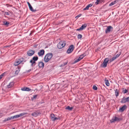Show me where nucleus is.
Listing matches in <instances>:
<instances>
[{
	"mask_svg": "<svg viewBox=\"0 0 129 129\" xmlns=\"http://www.w3.org/2000/svg\"><path fill=\"white\" fill-rule=\"evenodd\" d=\"M53 54L51 53H49L47 54L44 58V61L45 62H48L52 58Z\"/></svg>",
	"mask_w": 129,
	"mask_h": 129,
	"instance_id": "obj_1",
	"label": "nucleus"
},
{
	"mask_svg": "<svg viewBox=\"0 0 129 129\" xmlns=\"http://www.w3.org/2000/svg\"><path fill=\"white\" fill-rule=\"evenodd\" d=\"M66 42L64 41H60L57 45V47L58 49H60L66 45Z\"/></svg>",
	"mask_w": 129,
	"mask_h": 129,
	"instance_id": "obj_2",
	"label": "nucleus"
},
{
	"mask_svg": "<svg viewBox=\"0 0 129 129\" xmlns=\"http://www.w3.org/2000/svg\"><path fill=\"white\" fill-rule=\"evenodd\" d=\"M109 61L108 58H105L104 60L103 63L101 65V67L102 68H105L107 66L108 62Z\"/></svg>",
	"mask_w": 129,
	"mask_h": 129,
	"instance_id": "obj_3",
	"label": "nucleus"
},
{
	"mask_svg": "<svg viewBox=\"0 0 129 129\" xmlns=\"http://www.w3.org/2000/svg\"><path fill=\"white\" fill-rule=\"evenodd\" d=\"M122 120V119L121 118H118L116 116H114L113 117L112 119L110 120V122L111 123H113L115 121L118 122L119 121Z\"/></svg>",
	"mask_w": 129,
	"mask_h": 129,
	"instance_id": "obj_4",
	"label": "nucleus"
},
{
	"mask_svg": "<svg viewBox=\"0 0 129 129\" xmlns=\"http://www.w3.org/2000/svg\"><path fill=\"white\" fill-rule=\"evenodd\" d=\"M50 117L51 120L53 121H55L56 120L60 119V117L58 118L56 117L55 116L54 114H51Z\"/></svg>",
	"mask_w": 129,
	"mask_h": 129,
	"instance_id": "obj_5",
	"label": "nucleus"
},
{
	"mask_svg": "<svg viewBox=\"0 0 129 129\" xmlns=\"http://www.w3.org/2000/svg\"><path fill=\"white\" fill-rule=\"evenodd\" d=\"M74 49V45H71L68 49L67 52L68 54L71 53L73 50Z\"/></svg>",
	"mask_w": 129,
	"mask_h": 129,
	"instance_id": "obj_6",
	"label": "nucleus"
},
{
	"mask_svg": "<svg viewBox=\"0 0 129 129\" xmlns=\"http://www.w3.org/2000/svg\"><path fill=\"white\" fill-rule=\"evenodd\" d=\"M113 29V27L111 26H107V28L105 30L106 34L109 33Z\"/></svg>",
	"mask_w": 129,
	"mask_h": 129,
	"instance_id": "obj_7",
	"label": "nucleus"
},
{
	"mask_svg": "<svg viewBox=\"0 0 129 129\" xmlns=\"http://www.w3.org/2000/svg\"><path fill=\"white\" fill-rule=\"evenodd\" d=\"M35 51L31 49L29 50L27 52V54L28 56H32L35 53Z\"/></svg>",
	"mask_w": 129,
	"mask_h": 129,
	"instance_id": "obj_8",
	"label": "nucleus"
},
{
	"mask_svg": "<svg viewBox=\"0 0 129 129\" xmlns=\"http://www.w3.org/2000/svg\"><path fill=\"white\" fill-rule=\"evenodd\" d=\"M22 62V61H21L20 58L16 59L14 63V65L15 66H17Z\"/></svg>",
	"mask_w": 129,
	"mask_h": 129,
	"instance_id": "obj_9",
	"label": "nucleus"
},
{
	"mask_svg": "<svg viewBox=\"0 0 129 129\" xmlns=\"http://www.w3.org/2000/svg\"><path fill=\"white\" fill-rule=\"evenodd\" d=\"M27 4L29 6L30 10L32 12H34L36 11V10H34L33 9V8L31 5L30 3L28 2H27Z\"/></svg>",
	"mask_w": 129,
	"mask_h": 129,
	"instance_id": "obj_10",
	"label": "nucleus"
},
{
	"mask_svg": "<svg viewBox=\"0 0 129 129\" xmlns=\"http://www.w3.org/2000/svg\"><path fill=\"white\" fill-rule=\"evenodd\" d=\"M45 51L43 49H42L38 53V54L39 56L43 55L44 54Z\"/></svg>",
	"mask_w": 129,
	"mask_h": 129,
	"instance_id": "obj_11",
	"label": "nucleus"
},
{
	"mask_svg": "<svg viewBox=\"0 0 129 129\" xmlns=\"http://www.w3.org/2000/svg\"><path fill=\"white\" fill-rule=\"evenodd\" d=\"M127 108V106L126 105H123L122 107L120 108L119 110L121 112H123Z\"/></svg>",
	"mask_w": 129,
	"mask_h": 129,
	"instance_id": "obj_12",
	"label": "nucleus"
},
{
	"mask_svg": "<svg viewBox=\"0 0 129 129\" xmlns=\"http://www.w3.org/2000/svg\"><path fill=\"white\" fill-rule=\"evenodd\" d=\"M38 66L40 68H43L44 66V64L43 62L40 61L39 63Z\"/></svg>",
	"mask_w": 129,
	"mask_h": 129,
	"instance_id": "obj_13",
	"label": "nucleus"
},
{
	"mask_svg": "<svg viewBox=\"0 0 129 129\" xmlns=\"http://www.w3.org/2000/svg\"><path fill=\"white\" fill-rule=\"evenodd\" d=\"M21 90L22 91H30L31 89L28 87H24L22 88Z\"/></svg>",
	"mask_w": 129,
	"mask_h": 129,
	"instance_id": "obj_14",
	"label": "nucleus"
},
{
	"mask_svg": "<svg viewBox=\"0 0 129 129\" xmlns=\"http://www.w3.org/2000/svg\"><path fill=\"white\" fill-rule=\"evenodd\" d=\"M92 5V4H89L88 5H87L85 8H84L83 9V10H88L89 9V8L91 7Z\"/></svg>",
	"mask_w": 129,
	"mask_h": 129,
	"instance_id": "obj_15",
	"label": "nucleus"
},
{
	"mask_svg": "<svg viewBox=\"0 0 129 129\" xmlns=\"http://www.w3.org/2000/svg\"><path fill=\"white\" fill-rule=\"evenodd\" d=\"M30 62L31 63V66L32 67L35 66L36 64V61H33L31 59L30 61Z\"/></svg>",
	"mask_w": 129,
	"mask_h": 129,
	"instance_id": "obj_16",
	"label": "nucleus"
},
{
	"mask_svg": "<svg viewBox=\"0 0 129 129\" xmlns=\"http://www.w3.org/2000/svg\"><path fill=\"white\" fill-rule=\"evenodd\" d=\"M14 83L13 82H10L8 85H7L8 88H10L13 86Z\"/></svg>",
	"mask_w": 129,
	"mask_h": 129,
	"instance_id": "obj_17",
	"label": "nucleus"
},
{
	"mask_svg": "<svg viewBox=\"0 0 129 129\" xmlns=\"http://www.w3.org/2000/svg\"><path fill=\"white\" fill-rule=\"evenodd\" d=\"M87 24L86 23H84L83 24L82 26L80 27L81 30H83L85 29V28L87 27Z\"/></svg>",
	"mask_w": 129,
	"mask_h": 129,
	"instance_id": "obj_18",
	"label": "nucleus"
},
{
	"mask_svg": "<svg viewBox=\"0 0 129 129\" xmlns=\"http://www.w3.org/2000/svg\"><path fill=\"white\" fill-rule=\"evenodd\" d=\"M127 102L126 99L124 97L120 101V102L121 103H124Z\"/></svg>",
	"mask_w": 129,
	"mask_h": 129,
	"instance_id": "obj_19",
	"label": "nucleus"
},
{
	"mask_svg": "<svg viewBox=\"0 0 129 129\" xmlns=\"http://www.w3.org/2000/svg\"><path fill=\"white\" fill-rule=\"evenodd\" d=\"M115 95L116 97H117L119 95V91L117 89H115Z\"/></svg>",
	"mask_w": 129,
	"mask_h": 129,
	"instance_id": "obj_20",
	"label": "nucleus"
},
{
	"mask_svg": "<svg viewBox=\"0 0 129 129\" xmlns=\"http://www.w3.org/2000/svg\"><path fill=\"white\" fill-rule=\"evenodd\" d=\"M39 114V113L36 112L32 113L31 115L33 116H34L35 117H37L38 116Z\"/></svg>",
	"mask_w": 129,
	"mask_h": 129,
	"instance_id": "obj_21",
	"label": "nucleus"
},
{
	"mask_svg": "<svg viewBox=\"0 0 129 129\" xmlns=\"http://www.w3.org/2000/svg\"><path fill=\"white\" fill-rule=\"evenodd\" d=\"M21 61H22V64L24 63V62H25L27 61V59H26L24 58H20Z\"/></svg>",
	"mask_w": 129,
	"mask_h": 129,
	"instance_id": "obj_22",
	"label": "nucleus"
},
{
	"mask_svg": "<svg viewBox=\"0 0 129 129\" xmlns=\"http://www.w3.org/2000/svg\"><path fill=\"white\" fill-rule=\"evenodd\" d=\"M38 59V58L37 56H36L33 57L32 59L31 60H32L33 61H36Z\"/></svg>",
	"mask_w": 129,
	"mask_h": 129,
	"instance_id": "obj_23",
	"label": "nucleus"
},
{
	"mask_svg": "<svg viewBox=\"0 0 129 129\" xmlns=\"http://www.w3.org/2000/svg\"><path fill=\"white\" fill-rule=\"evenodd\" d=\"M116 58H116L115 56H114L112 58L110 59L109 60V61H110V63L112 62V61H113L114 60H115V59H116Z\"/></svg>",
	"mask_w": 129,
	"mask_h": 129,
	"instance_id": "obj_24",
	"label": "nucleus"
},
{
	"mask_svg": "<svg viewBox=\"0 0 129 129\" xmlns=\"http://www.w3.org/2000/svg\"><path fill=\"white\" fill-rule=\"evenodd\" d=\"M12 119L11 117H8L7 118H5V119L3 121V122H6L8 120H10Z\"/></svg>",
	"mask_w": 129,
	"mask_h": 129,
	"instance_id": "obj_25",
	"label": "nucleus"
},
{
	"mask_svg": "<svg viewBox=\"0 0 129 129\" xmlns=\"http://www.w3.org/2000/svg\"><path fill=\"white\" fill-rule=\"evenodd\" d=\"M73 109V107H70V106H68L66 107L65 109L67 110H68L70 111H71Z\"/></svg>",
	"mask_w": 129,
	"mask_h": 129,
	"instance_id": "obj_26",
	"label": "nucleus"
},
{
	"mask_svg": "<svg viewBox=\"0 0 129 129\" xmlns=\"http://www.w3.org/2000/svg\"><path fill=\"white\" fill-rule=\"evenodd\" d=\"M19 114L16 115H14V116H11L12 119H14V118H17L19 117Z\"/></svg>",
	"mask_w": 129,
	"mask_h": 129,
	"instance_id": "obj_27",
	"label": "nucleus"
},
{
	"mask_svg": "<svg viewBox=\"0 0 129 129\" xmlns=\"http://www.w3.org/2000/svg\"><path fill=\"white\" fill-rule=\"evenodd\" d=\"M106 78L105 79V84L107 86H109L110 85L109 81L107 80H106Z\"/></svg>",
	"mask_w": 129,
	"mask_h": 129,
	"instance_id": "obj_28",
	"label": "nucleus"
},
{
	"mask_svg": "<svg viewBox=\"0 0 129 129\" xmlns=\"http://www.w3.org/2000/svg\"><path fill=\"white\" fill-rule=\"evenodd\" d=\"M20 68H18V69L15 72V74L16 75H17L18 73H19L20 71Z\"/></svg>",
	"mask_w": 129,
	"mask_h": 129,
	"instance_id": "obj_29",
	"label": "nucleus"
},
{
	"mask_svg": "<svg viewBox=\"0 0 129 129\" xmlns=\"http://www.w3.org/2000/svg\"><path fill=\"white\" fill-rule=\"evenodd\" d=\"M81 59L80 58V57H79L77 59H76L74 61V63H75L81 60Z\"/></svg>",
	"mask_w": 129,
	"mask_h": 129,
	"instance_id": "obj_30",
	"label": "nucleus"
},
{
	"mask_svg": "<svg viewBox=\"0 0 129 129\" xmlns=\"http://www.w3.org/2000/svg\"><path fill=\"white\" fill-rule=\"evenodd\" d=\"M9 22L7 21H5L4 22V25H6L7 26H8L9 25Z\"/></svg>",
	"mask_w": 129,
	"mask_h": 129,
	"instance_id": "obj_31",
	"label": "nucleus"
},
{
	"mask_svg": "<svg viewBox=\"0 0 129 129\" xmlns=\"http://www.w3.org/2000/svg\"><path fill=\"white\" fill-rule=\"evenodd\" d=\"M123 90H122V92L124 93H127L128 92V89H124V88L122 89Z\"/></svg>",
	"mask_w": 129,
	"mask_h": 129,
	"instance_id": "obj_32",
	"label": "nucleus"
},
{
	"mask_svg": "<svg viewBox=\"0 0 129 129\" xmlns=\"http://www.w3.org/2000/svg\"><path fill=\"white\" fill-rule=\"evenodd\" d=\"M28 114L27 113H22L20 114H19V116L20 117L21 116H22L24 115L27 114Z\"/></svg>",
	"mask_w": 129,
	"mask_h": 129,
	"instance_id": "obj_33",
	"label": "nucleus"
},
{
	"mask_svg": "<svg viewBox=\"0 0 129 129\" xmlns=\"http://www.w3.org/2000/svg\"><path fill=\"white\" fill-rule=\"evenodd\" d=\"M5 73L4 72L0 75V80L2 78V77L5 75Z\"/></svg>",
	"mask_w": 129,
	"mask_h": 129,
	"instance_id": "obj_34",
	"label": "nucleus"
},
{
	"mask_svg": "<svg viewBox=\"0 0 129 129\" xmlns=\"http://www.w3.org/2000/svg\"><path fill=\"white\" fill-rule=\"evenodd\" d=\"M93 89L94 90H96L98 89V88L96 86L94 85L93 86Z\"/></svg>",
	"mask_w": 129,
	"mask_h": 129,
	"instance_id": "obj_35",
	"label": "nucleus"
},
{
	"mask_svg": "<svg viewBox=\"0 0 129 129\" xmlns=\"http://www.w3.org/2000/svg\"><path fill=\"white\" fill-rule=\"evenodd\" d=\"M82 15V14H79V15H78L77 16H76L75 17V18L76 19H77L79 17H80Z\"/></svg>",
	"mask_w": 129,
	"mask_h": 129,
	"instance_id": "obj_36",
	"label": "nucleus"
},
{
	"mask_svg": "<svg viewBox=\"0 0 129 129\" xmlns=\"http://www.w3.org/2000/svg\"><path fill=\"white\" fill-rule=\"evenodd\" d=\"M82 37V36L81 34H79L78 36V39H81Z\"/></svg>",
	"mask_w": 129,
	"mask_h": 129,
	"instance_id": "obj_37",
	"label": "nucleus"
},
{
	"mask_svg": "<svg viewBox=\"0 0 129 129\" xmlns=\"http://www.w3.org/2000/svg\"><path fill=\"white\" fill-rule=\"evenodd\" d=\"M97 1L95 2V4L96 5H98L99 4V3H100V0H97Z\"/></svg>",
	"mask_w": 129,
	"mask_h": 129,
	"instance_id": "obj_38",
	"label": "nucleus"
},
{
	"mask_svg": "<svg viewBox=\"0 0 129 129\" xmlns=\"http://www.w3.org/2000/svg\"><path fill=\"white\" fill-rule=\"evenodd\" d=\"M68 62V61L67 60L65 62L63 63V65L64 66L65 65H66L67 64V63Z\"/></svg>",
	"mask_w": 129,
	"mask_h": 129,
	"instance_id": "obj_39",
	"label": "nucleus"
},
{
	"mask_svg": "<svg viewBox=\"0 0 129 129\" xmlns=\"http://www.w3.org/2000/svg\"><path fill=\"white\" fill-rule=\"evenodd\" d=\"M120 55V54H118L115 56L116 58H118Z\"/></svg>",
	"mask_w": 129,
	"mask_h": 129,
	"instance_id": "obj_40",
	"label": "nucleus"
},
{
	"mask_svg": "<svg viewBox=\"0 0 129 129\" xmlns=\"http://www.w3.org/2000/svg\"><path fill=\"white\" fill-rule=\"evenodd\" d=\"M37 95H34L33 97V99H36L37 97Z\"/></svg>",
	"mask_w": 129,
	"mask_h": 129,
	"instance_id": "obj_41",
	"label": "nucleus"
},
{
	"mask_svg": "<svg viewBox=\"0 0 129 129\" xmlns=\"http://www.w3.org/2000/svg\"><path fill=\"white\" fill-rule=\"evenodd\" d=\"M114 4H114V3L113 2H112L109 4V6H111L114 5Z\"/></svg>",
	"mask_w": 129,
	"mask_h": 129,
	"instance_id": "obj_42",
	"label": "nucleus"
},
{
	"mask_svg": "<svg viewBox=\"0 0 129 129\" xmlns=\"http://www.w3.org/2000/svg\"><path fill=\"white\" fill-rule=\"evenodd\" d=\"M3 115V113H0V118L2 117Z\"/></svg>",
	"mask_w": 129,
	"mask_h": 129,
	"instance_id": "obj_43",
	"label": "nucleus"
},
{
	"mask_svg": "<svg viewBox=\"0 0 129 129\" xmlns=\"http://www.w3.org/2000/svg\"><path fill=\"white\" fill-rule=\"evenodd\" d=\"M127 102H129V96L126 98Z\"/></svg>",
	"mask_w": 129,
	"mask_h": 129,
	"instance_id": "obj_44",
	"label": "nucleus"
},
{
	"mask_svg": "<svg viewBox=\"0 0 129 129\" xmlns=\"http://www.w3.org/2000/svg\"><path fill=\"white\" fill-rule=\"evenodd\" d=\"M100 3H102V2L104 3L105 2V0H100Z\"/></svg>",
	"mask_w": 129,
	"mask_h": 129,
	"instance_id": "obj_45",
	"label": "nucleus"
},
{
	"mask_svg": "<svg viewBox=\"0 0 129 129\" xmlns=\"http://www.w3.org/2000/svg\"><path fill=\"white\" fill-rule=\"evenodd\" d=\"M118 1V0H116L114 1H113V2L114 3V4H115L116 3H117Z\"/></svg>",
	"mask_w": 129,
	"mask_h": 129,
	"instance_id": "obj_46",
	"label": "nucleus"
},
{
	"mask_svg": "<svg viewBox=\"0 0 129 129\" xmlns=\"http://www.w3.org/2000/svg\"><path fill=\"white\" fill-rule=\"evenodd\" d=\"M79 57H80V58L81 59H82L84 57H83L82 55H81L80 56H79Z\"/></svg>",
	"mask_w": 129,
	"mask_h": 129,
	"instance_id": "obj_47",
	"label": "nucleus"
},
{
	"mask_svg": "<svg viewBox=\"0 0 129 129\" xmlns=\"http://www.w3.org/2000/svg\"><path fill=\"white\" fill-rule=\"evenodd\" d=\"M5 14L7 15H9L10 14L9 13V12H5Z\"/></svg>",
	"mask_w": 129,
	"mask_h": 129,
	"instance_id": "obj_48",
	"label": "nucleus"
},
{
	"mask_svg": "<svg viewBox=\"0 0 129 129\" xmlns=\"http://www.w3.org/2000/svg\"><path fill=\"white\" fill-rule=\"evenodd\" d=\"M82 55L83 57H84L86 55V54L85 53H84L83 54H82Z\"/></svg>",
	"mask_w": 129,
	"mask_h": 129,
	"instance_id": "obj_49",
	"label": "nucleus"
},
{
	"mask_svg": "<svg viewBox=\"0 0 129 129\" xmlns=\"http://www.w3.org/2000/svg\"><path fill=\"white\" fill-rule=\"evenodd\" d=\"M81 28H80V27L79 28H78L77 29H76V30L77 31H80V30H81V29H80Z\"/></svg>",
	"mask_w": 129,
	"mask_h": 129,
	"instance_id": "obj_50",
	"label": "nucleus"
},
{
	"mask_svg": "<svg viewBox=\"0 0 129 129\" xmlns=\"http://www.w3.org/2000/svg\"><path fill=\"white\" fill-rule=\"evenodd\" d=\"M31 71V69H29V70H28L27 71V72H29Z\"/></svg>",
	"mask_w": 129,
	"mask_h": 129,
	"instance_id": "obj_51",
	"label": "nucleus"
},
{
	"mask_svg": "<svg viewBox=\"0 0 129 129\" xmlns=\"http://www.w3.org/2000/svg\"><path fill=\"white\" fill-rule=\"evenodd\" d=\"M63 66V64H61V65H60V67H63V66Z\"/></svg>",
	"mask_w": 129,
	"mask_h": 129,
	"instance_id": "obj_52",
	"label": "nucleus"
},
{
	"mask_svg": "<svg viewBox=\"0 0 129 129\" xmlns=\"http://www.w3.org/2000/svg\"><path fill=\"white\" fill-rule=\"evenodd\" d=\"M44 103V102H39V104H42Z\"/></svg>",
	"mask_w": 129,
	"mask_h": 129,
	"instance_id": "obj_53",
	"label": "nucleus"
},
{
	"mask_svg": "<svg viewBox=\"0 0 129 129\" xmlns=\"http://www.w3.org/2000/svg\"><path fill=\"white\" fill-rule=\"evenodd\" d=\"M9 46L6 45L5 46V47L7 48Z\"/></svg>",
	"mask_w": 129,
	"mask_h": 129,
	"instance_id": "obj_54",
	"label": "nucleus"
},
{
	"mask_svg": "<svg viewBox=\"0 0 129 129\" xmlns=\"http://www.w3.org/2000/svg\"><path fill=\"white\" fill-rule=\"evenodd\" d=\"M6 5L7 6H8V5H9L8 4H6Z\"/></svg>",
	"mask_w": 129,
	"mask_h": 129,
	"instance_id": "obj_55",
	"label": "nucleus"
},
{
	"mask_svg": "<svg viewBox=\"0 0 129 129\" xmlns=\"http://www.w3.org/2000/svg\"><path fill=\"white\" fill-rule=\"evenodd\" d=\"M31 33H30V35H31Z\"/></svg>",
	"mask_w": 129,
	"mask_h": 129,
	"instance_id": "obj_56",
	"label": "nucleus"
},
{
	"mask_svg": "<svg viewBox=\"0 0 129 129\" xmlns=\"http://www.w3.org/2000/svg\"><path fill=\"white\" fill-rule=\"evenodd\" d=\"M12 129H15V128H12Z\"/></svg>",
	"mask_w": 129,
	"mask_h": 129,
	"instance_id": "obj_57",
	"label": "nucleus"
},
{
	"mask_svg": "<svg viewBox=\"0 0 129 129\" xmlns=\"http://www.w3.org/2000/svg\"><path fill=\"white\" fill-rule=\"evenodd\" d=\"M1 52V51L0 50V53Z\"/></svg>",
	"mask_w": 129,
	"mask_h": 129,
	"instance_id": "obj_58",
	"label": "nucleus"
}]
</instances>
